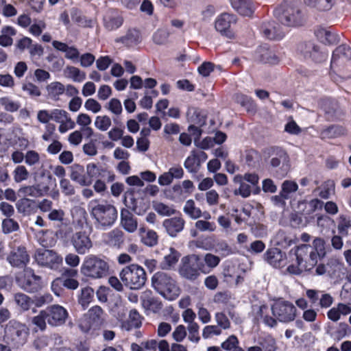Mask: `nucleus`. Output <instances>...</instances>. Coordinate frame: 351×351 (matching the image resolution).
<instances>
[{
	"mask_svg": "<svg viewBox=\"0 0 351 351\" xmlns=\"http://www.w3.org/2000/svg\"><path fill=\"white\" fill-rule=\"evenodd\" d=\"M325 254L324 240L316 238L312 245H298L291 249L287 255L276 247L268 249L264 254V258L273 267L287 266V271L289 273L300 274L304 271L311 270Z\"/></svg>",
	"mask_w": 351,
	"mask_h": 351,
	"instance_id": "nucleus-1",
	"label": "nucleus"
},
{
	"mask_svg": "<svg viewBox=\"0 0 351 351\" xmlns=\"http://www.w3.org/2000/svg\"><path fill=\"white\" fill-rule=\"evenodd\" d=\"M297 309L291 302L277 300L269 308L265 304L254 305L253 315L258 322H263L269 327L276 326L277 321L283 323L292 322L296 317Z\"/></svg>",
	"mask_w": 351,
	"mask_h": 351,
	"instance_id": "nucleus-2",
	"label": "nucleus"
},
{
	"mask_svg": "<svg viewBox=\"0 0 351 351\" xmlns=\"http://www.w3.org/2000/svg\"><path fill=\"white\" fill-rule=\"evenodd\" d=\"M88 207L97 227L106 229L112 226L117 219V210L111 204L91 201Z\"/></svg>",
	"mask_w": 351,
	"mask_h": 351,
	"instance_id": "nucleus-3",
	"label": "nucleus"
},
{
	"mask_svg": "<svg viewBox=\"0 0 351 351\" xmlns=\"http://www.w3.org/2000/svg\"><path fill=\"white\" fill-rule=\"evenodd\" d=\"M152 285L154 289L169 300H175L180 293L176 280L165 272H156L152 278Z\"/></svg>",
	"mask_w": 351,
	"mask_h": 351,
	"instance_id": "nucleus-4",
	"label": "nucleus"
},
{
	"mask_svg": "<svg viewBox=\"0 0 351 351\" xmlns=\"http://www.w3.org/2000/svg\"><path fill=\"white\" fill-rule=\"evenodd\" d=\"M122 282L130 289H139L146 282L145 269L137 264H131L125 267L119 274Z\"/></svg>",
	"mask_w": 351,
	"mask_h": 351,
	"instance_id": "nucleus-5",
	"label": "nucleus"
},
{
	"mask_svg": "<svg viewBox=\"0 0 351 351\" xmlns=\"http://www.w3.org/2000/svg\"><path fill=\"white\" fill-rule=\"evenodd\" d=\"M105 317L106 314L99 306H93L79 319V328L84 332L97 330L105 324Z\"/></svg>",
	"mask_w": 351,
	"mask_h": 351,
	"instance_id": "nucleus-6",
	"label": "nucleus"
},
{
	"mask_svg": "<svg viewBox=\"0 0 351 351\" xmlns=\"http://www.w3.org/2000/svg\"><path fill=\"white\" fill-rule=\"evenodd\" d=\"M108 270L107 263L94 255L85 257L80 268L82 274L94 279L104 277L107 274Z\"/></svg>",
	"mask_w": 351,
	"mask_h": 351,
	"instance_id": "nucleus-7",
	"label": "nucleus"
},
{
	"mask_svg": "<svg viewBox=\"0 0 351 351\" xmlns=\"http://www.w3.org/2000/svg\"><path fill=\"white\" fill-rule=\"evenodd\" d=\"M331 68L335 71L351 75V49L350 47L341 45L335 50L331 60Z\"/></svg>",
	"mask_w": 351,
	"mask_h": 351,
	"instance_id": "nucleus-8",
	"label": "nucleus"
},
{
	"mask_svg": "<svg viewBox=\"0 0 351 351\" xmlns=\"http://www.w3.org/2000/svg\"><path fill=\"white\" fill-rule=\"evenodd\" d=\"M16 282L21 288L28 292L38 291L43 287L41 278L29 267L17 275Z\"/></svg>",
	"mask_w": 351,
	"mask_h": 351,
	"instance_id": "nucleus-9",
	"label": "nucleus"
},
{
	"mask_svg": "<svg viewBox=\"0 0 351 351\" xmlns=\"http://www.w3.org/2000/svg\"><path fill=\"white\" fill-rule=\"evenodd\" d=\"M237 23V16L223 13L217 17L215 21V28L221 36L228 38L234 39L237 34L233 26Z\"/></svg>",
	"mask_w": 351,
	"mask_h": 351,
	"instance_id": "nucleus-10",
	"label": "nucleus"
},
{
	"mask_svg": "<svg viewBox=\"0 0 351 351\" xmlns=\"http://www.w3.org/2000/svg\"><path fill=\"white\" fill-rule=\"evenodd\" d=\"M200 257L196 254H191L182 258L179 274L181 276L190 280L197 278L199 273V262Z\"/></svg>",
	"mask_w": 351,
	"mask_h": 351,
	"instance_id": "nucleus-11",
	"label": "nucleus"
},
{
	"mask_svg": "<svg viewBox=\"0 0 351 351\" xmlns=\"http://www.w3.org/2000/svg\"><path fill=\"white\" fill-rule=\"evenodd\" d=\"M36 261L38 265L56 269L62 263V258L56 252L49 250H38L35 254Z\"/></svg>",
	"mask_w": 351,
	"mask_h": 351,
	"instance_id": "nucleus-12",
	"label": "nucleus"
},
{
	"mask_svg": "<svg viewBox=\"0 0 351 351\" xmlns=\"http://www.w3.org/2000/svg\"><path fill=\"white\" fill-rule=\"evenodd\" d=\"M30 258L25 247L19 246L14 248L7 256V261L11 266L23 267L29 262Z\"/></svg>",
	"mask_w": 351,
	"mask_h": 351,
	"instance_id": "nucleus-13",
	"label": "nucleus"
},
{
	"mask_svg": "<svg viewBox=\"0 0 351 351\" xmlns=\"http://www.w3.org/2000/svg\"><path fill=\"white\" fill-rule=\"evenodd\" d=\"M45 312H47L48 324L53 326L63 324L68 317L67 311L58 304L47 308Z\"/></svg>",
	"mask_w": 351,
	"mask_h": 351,
	"instance_id": "nucleus-14",
	"label": "nucleus"
},
{
	"mask_svg": "<svg viewBox=\"0 0 351 351\" xmlns=\"http://www.w3.org/2000/svg\"><path fill=\"white\" fill-rule=\"evenodd\" d=\"M282 11V15L280 19L282 23L288 26L299 25L302 23V18L298 8L295 7L285 8L282 6L280 9L276 10L280 12Z\"/></svg>",
	"mask_w": 351,
	"mask_h": 351,
	"instance_id": "nucleus-15",
	"label": "nucleus"
},
{
	"mask_svg": "<svg viewBox=\"0 0 351 351\" xmlns=\"http://www.w3.org/2000/svg\"><path fill=\"white\" fill-rule=\"evenodd\" d=\"M71 243L75 251L80 254L88 252L93 246L90 237L85 232H76L71 238Z\"/></svg>",
	"mask_w": 351,
	"mask_h": 351,
	"instance_id": "nucleus-16",
	"label": "nucleus"
},
{
	"mask_svg": "<svg viewBox=\"0 0 351 351\" xmlns=\"http://www.w3.org/2000/svg\"><path fill=\"white\" fill-rule=\"evenodd\" d=\"M123 23V18L120 12L117 10H108L104 16V25L110 31L120 27Z\"/></svg>",
	"mask_w": 351,
	"mask_h": 351,
	"instance_id": "nucleus-17",
	"label": "nucleus"
},
{
	"mask_svg": "<svg viewBox=\"0 0 351 351\" xmlns=\"http://www.w3.org/2000/svg\"><path fill=\"white\" fill-rule=\"evenodd\" d=\"M10 324V326L7 328V330L12 334L13 340L19 344H23L28 335L27 327L24 324L16 322H11Z\"/></svg>",
	"mask_w": 351,
	"mask_h": 351,
	"instance_id": "nucleus-18",
	"label": "nucleus"
},
{
	"mask_svg": "<svg viewBox=\"0 0 351 351\" xmlns=\"http://www.w3.org/2000/svg\"><path fill=\"white\" fill-rule=\"evenodd\" d=\"M184 220L180 217L167 219L163 221V226L171 237H176L184 226Z\"/></svg>",
	"mask_w": 351,
	"mask_h": 351,
	"instance_id": "nucleus-19",
	"label": "nucleus"
},
{
	"mask_svg": "<svg viewBox=\"0 0 351 351\" xmlns=\"http://www.w3.org/2000/svg\"><path fill=\"white\" fill-rule=\"evenodd\" d=\"M232 8L241 15L250 16L255 10L253 0H231Z\"/></svg>",
	"mask_w": 351,
	"mask_h": 351,
	"instance_id": "nucleus-20",
	"label": "nucleus"
},
{
	"mask_svg": "<svg viewBox=\"0 0 351 351\" xmlns=\"http://www.w3.org/2000/svg\"><path fill=\"white\" fill-rule=\"evenodd\" d=\"M180 254L173 247L167 248L165 253L163 260L161 262V267L163 269H171L178 263Z\"/></svg>",
	"mask_w": 351,
	"mask_h": 351,
	"instance_id": "nucleus-21",
	"label": "nucleus"
},
{
	"mask_svg": "<svg viewBox=\"0 0 351 351\" xmlns=\"http://www.w3.org/2000/svg\"><path fill=\"white\" fill-rule=\"evenodd\" d=\"M121 224L124 230L130 233L134 232L138 227L136 218L127 209H123L121 212Z\"/></svg>",
	"mask_w": 351,
	"mask_h": 351,
	"instance_id": "nucleus-22",
	"label": "nucleus"
},
{
	"mask_svg": "<svg viewBox=\"0 0 351 351\" xmlns=\"http://www.w3.org/2000/svg\"><path fill=\"white\" fill-rule=\"evenodd\" d=\"M220 263V258L210 253L204 255L203 262H199V269L204 274L210 273Z\"/></svg>",
	"mask_w": 351,
	"mask_h": 351,
	"instance_id": "nucleus-23",
	"label": "nucleus"
},
{
	"mask_svg": "<svg viewBox=\"0 0 351 351\" xmlns=\"http://www.w3.org/2000/svg\"><path fill=\"white\" fill-rule=\"evenodd\" d=\"M16 142V135L12 129L0 128V152H5Z\"/></svg>",
	"mask_w": 351,
	"mask_h": 351,
	"instance_id": "nucleus-24",
	"label": "nucleus"
},
{
	"mask_svg": "<svg viewBox=\"0 0 351 351\" xmlns=\"http://www.w3.org/2000/svg\"><path fill=\"white\" fill-rule=\"evenodd\" d=\"M53 47L60 51L65 53V58L75 61L80 57V52L77 48L74 47H69L66 43L58 40L52 42Z\"/></svg>",
	"mask_w": 351,
	"mask_h": 351,
	"instance_id": "nucleus-25",
	"label": "nucleus"
},
{
	"mask_svg": "<svg viewBox=\"0 0 351 351\" xmlns=\"http://www.w3.org/2000/svg\"><path fill=\"white\" fill-rule=\"evenodd\" d=\"M108 171L101 166H98L95 163H89L86 167V180L90 181V185L94 179H99L105 176Z\"/></svg>",
	"mask_w": 351,
	"mask_h": 351,
	"instance_id": "nucleus-26",
	"label": "nucleus"
},
{
	"mask_svg": "<svg viewBox=\"0 0 351 351\" xmlns=\"http://www.w3.org/2000/svg\"><path fill=\"white\" fill-rule=\"evenodd\" d=\"M138 234L141 241L144 245L148 247H154L157 245L158 236L154 230H146L145 228L141 227L138 230Z\"/></svg>",
	"mask_w": 351,
	"mask_h": 351,
	"instance_id": "nucleus-27",
	"label": "nucleus"
},
{
	"mask_svg": "<svg viewBox=\"0 0 351 351\" xmlns=\"http://www.w3.org/2000/svg\"><path fill=\"white\" fill-rule=\"evenodd\" d=\"M64 76L74 82H82L86 77V73L74 66H66L63 71Z\"/></svg>",
	"mask_w": 351,
	"mask_h": 351,
	"instance_id": "nucleus-28",
	"label": "nucleus"
},
{
	"mask_svg": "<svg viewBox=\"0 0 351 351\" xmlns=\"http://www.w3.org/2000/svg\"><path fill=\"white\" fill-rule=\"evenodd\" d=\"M84 173V167L80 165H73L71 167V178L82 186H89L90 181L86 180V173Z\"/></svg>",
	"mask_w": 351,
	"mask_h": 351,
	"instance_id": "nucleus-29",
	"label": "nucleus"
},
{
	"mask_svg": "<svg viewBox=\"0 0 351 351\" xmlns=\"http://www.w3.org/2000/svg\"><path fill=\"white\" fill-rule=\"evenodd\" d=\"M263 34L269 39H280L284 36V32L278 25L269 23L263 29Z\"/></svg>",
	"mask_w": 351,
	"mask_h": 351,
	"instance_id": "nucleus-30",
	"label": "nucleus"
},
{
	"mask_svg": "<svg viewBox=\"0 0 351 351\" xmlns=\"http://www.w3.org/2000/svg\"><path fill=\"white\" fill-rule=\"evenodd\" d=\"M141 326V319L139 313L136 310H131L129 314V320L123 322L121 327L125 330H130L133 328H139Z\"/></svg>",
	"mask_w": 351,
	"mask_h": 351,
	"instance_id": "nucleus-31",
	"label": "nucleus"
},
{
	"mask_svg": "<svg viewBox=\"0 0 351 351\" xmlns=\"http://www.w3.org/2000/svg\"><path fill=\"white\" fill-rule=\"evenodd\" d=\"M46 89L51 99H58L65 92V86L60 82H53L47 86Z\"/></svg>",
	"mask_w": 351,
	"mask_h": 351,
	"instance_id": "nucleus-32",
	"label": "nucleus"
},
{
	"mask_svg": "<svg viewBox=\"0 0 351 351\" xmlns=\"http://www.w3.org/2000/svg\"><path fill=\"white\" fill-rule=\"evenodd\" d=\"M0 104L5 111L10 112H15L21 108V103L9 96L0 97Z\"/></svg>",
	"mask_w": 351,
	"mask_h": 351,
	"instance_id": "nucleus-33",
	"label": "nucleus"
},
{
	"mask_svg": "<svg viewBox=\"0 0 351 351\" xmlns=\"http://www.w3.org/2000/svg\"><path fill=\"white\" fill-rule=\"evenodd\" d=\"M94 297V291L90 287H84L81 290V294L79 297V304L83 309H86L92 302Z\"/></svg>",
	"mask_w": 351,
	"mask_h": 351,
	"instance_id": "nucleus-34",
	"label": "nucleus"
},
{
	"mask_svg": "<svg viewBox=\"0 0 351 351\" xmlns=\"http://www.w3.org/2000/svg\"><path fill=\"white\" fill-rule=\"evenodd\" d=\"M46 322H48V317L47 312H45V310L41 311L38 315L34 316L32 319V322L35 326V330H40L42 331L46 328Z\"/></svg>",
	"mask_w": 351,
	"mask_h": 351,
	"instance_id": "nucleus-35",
	"label": "nucleus"
},
{
	"mask_svg": "<svg viewBox=\"0 0 351 351\" xmlns=\"http://www.w3.org/2000/svg\"><path fill=\"white\" fill-rule=\"evenodd\" d=\"M258 53L260 60L265 63L274 64L277 62V58L274 52L266 47H261Z\"/></svg>",
	"mask_w": 351,
	"mask_h": 351,
	"instance_id": "nucleus-36",
	"label": "nucleus"
},
{
	"mask_svg": "<svg viewBox=\"0 0 351 351\" xmlns=\"http://www.w3.org/2000/svg\"><path fill=\"white\" fill-rule=\"evenodd\" d=\"M183 210L192 219H197L202 216L201 210L195 206V202L192 199L186 202Z\"/></svg>",
	"mask_w": 351,
	"mask_h": 351,
	"instance_id": "nucleus-37",
	"label": "nucleus"
},
{
	"mask_svg": "<svg viewBox=\"0 0 351 351\" xmlns=\"http://www.w3.org/2000/svg\"><path fill=\"white\" fill-rule=\"evenodd\" d=\"M0 14L7 18L17 15V9L12 4L8 3L5 0H0Z\"/></svg>",
	"mask_w": 351,
	"mask_h": 351,
	"instance_id": "nucleus-38",
	"label": "nucleus"
},
{
	"mask_svg": "<svg viewBox=\"0 0 351 351\" xmlns=\"http://www.w3.org/2000/svg\"><path fill=\"white\" fill-rule=\"evenodd\" d=\"M111 119L107 115H101L96 117L94 125L97 129L100 131H107L111 126Z\"/></svg>",
	"mask_w": 351,
	"mask_h": 351,
	"instance_id": "nucleus-39",
	"label": "nucleus"
},
{
	"mask_svg": "<svg viewBox=\"0 0 351 351\" xmlns=\"http://www.w3.org/2000/svg\"><path fill=\"white\" fill-rule=\"evenodd\" d=\"M298 189V184L293 180H285L281 185L282 195L289 198L292 193L297 191Z\"/></svg>",
	"mask_w": 351,
	"mask_h": 351,
	"instance_id": "nucleus-40",
	"label": "nucleus"
},
{
	"mask_svg": "<svg viewBox=\"0 0 351 351\" xmlns=\"http://www.w3.org/2000/svg\"><path fill=\"white\" fill-rule=\"evenodd\" d=\"M29 176V173L23 165L17 166L13 171V177L16 182L19 183L26 180Z\"/></svg>",
	"mask_w": 351,
	"mask_h": 351,
	"instance_id": "nucleus-41",
	"label": "nucleus"
},
{
	"mask_svg": "<svg viewBox=\"0 0 351 351\" xmlns=\"http://www.w3.org/2000/svg\"><path fill=\"white\" fill-rule=\"evenodd\" d=\"M34 202L27 198H21L16 203V208L19 213L28 214L31 212Z\"/></svg>",
	"mask_w": 351,
	"mask_h": 351,
	"instance_id": "nucleus-42",
	"label": "nucleus"
},
{
	"mask_svg": "<svg viewBox=\"0 0 351 351\" xmlns=\"http://www.w3.org/2000/svg\"><path fill=\"white\" fill-rule=\"evenodd\" d=\"M236 101L245 107L247 111L254 110L256 108L255 104L251 97L243 95L237 94L235 97Z\"/></svg>",
	"mask_w": 351,
	"mask_h": 351,
	"instance_id": "nucleus-43",
	"label": "nucleus"
},
{
	"mask_svg": "<svg viewBox=\"0 0 351 351\" xmlns=\"http://www.w3.org/2000/svg\"><path fill=\"white\" fill-rule=\"evenodd\" d=\"M153 208L159 215L162 216H169L175 213V209L173 207L162 202H154Z\"/></svg>",
	"mask_w": 351,
	"mask_h": 351,
	"instance_id": "nucleus-44",
	"label": "nucleus"
},
{
	"mask_svg": "<svg viewBox=\"0 0 351 351\" xmlns=\"http://www.w3.org/2000/svg\"><path fill=\"white\" fill-rule=\"evenodd\" d=\"M239 341L234 335L230 336L221 343V348L228 351H243L238 347Z\"/></svg>",
	"mask_w": 351,
	"mask_h": 351,
	"instance_id": "nucleus-45",
	"label": "nucleus"
},
{
	"mask_svg": "<svg viewBox=\"0 0 351 351\" xmlns=\"http://www.w3.org/2000/svg\"><path fill=\"white\" fill-rule=\"evenodd\" d=\"M46 28V23L43 20L34 21L29 27V32L34 36H39Z\"/></svg>",
	"mask_w": 351,
	"mask_h": 351,
	"instance_id": "nucleus-46",
	"label": "nucleus"
},
{
	"mask_svg": "<svg viewBox=\"0 0 351 351\" xmlns=\"http://www.w3.org/2000/svg\"><path fill=\"white\" fill-rule=\"evenodd\" d=\"M14 300L23 310L29 309L32 304L30 298L23 293H16L14 296Z\"/></svg>",
	"mask_w": 351,
	"mask_h": 351,
	"instance_id": "nucleus-47",
	"label": "nucleus"
},
{
	"mask_svg": "<svg viewBox=\"0 0 351 351\" xmlns=\"http://www.w3.org/2000/svg\"><path fill=\"white\" fill-rule=\"evenodd\" d=\"M84 108L94 114L101 110V105L95 99L89 98L84 103Z\"/></svg>",
	"mask_w": 351,
	"mask_h": 351,
	"instance_id": "nucleus-48",
	"label": "nucleus"
},
{
	"mask_svg": "<svg viewBox=\"0 0 351 351\" xmlns=\"http://www.w3.org/2000/svg\"><path fill=\"white\" fill-rule=\"evenodd\" d=\"M69 114L64 110L55 108L51 110L52 120L60 123L69 117Z\"/></svg>",
	"mask_w": 351,
	"mask_h": 351,
	"instance_id": "nucleus-49",
	"label": "nucleus"
},
{
	"mask_svg": "<svg viewBox=\"0 0 351 351\" xmlns=\"http://www.w3.org/2000/svg\"><path fill=\"white\" fill-rule=\"evenodd\" d=\"M335 193V182L332 180L326 181L323 189L319 193V196L324 199H328L332 194Z\"/></svg>",
	"mask_w": 351,
	"mask_h": 351,
	"instance_id": "nucleus-50",
	"label": "nucleus"
},
{
	"mask_svg": "<svg viewBox=\"0 0 351 351\" xmlns=\"http://www.w3.org/2000/svg\"><path fill=\"white\" fill-rule=\"evenodd\" d=\"M19 226L16 221L12 219H5L2 222V228L4 233H10L16 231Z\"/></svg>",
	"mask_w": 351,
	"mask_h": 351,
	"instance_id": "nucleus-51",
	"label": "nucleus"
},
{
	"mask_svg": "<svg viewBox=\"0 0 351 351\" xmlns=\"http://www.w3.org/2000/svg\"><path fill=\"white\" fill-rule=\"evenodd\" d=\"M25 161L29 166L37 165L40 161V155L34 150L27 151L25 155Z\"/></svg>",
	"mask_w": 351,
	"mask_h": 351,
	"instance_id": "nucleus-52",
	"label": "nucleus"
},
{
	"mask_svg": "<svg viewBox=\"0 0 351 351\" xmlns=\"http://www.w3.org/2000/svg\"><path fill=\"white\" fill-rule=\"evenodd\" d=\"M221 333V330L217 326L209 325L204 328L202 337L204 339H209L214 335H219Z\"/></svg>",
	"mask_w": 351,
	"mask_h": 351,
	"instance_id": "nucleus-53",
	"label": "nucleus"
},
{
	"mask_svg": "<svg viewBox=\"0 0 351 351\" xmlns=\"http://www.w3.org/2000/svg\"><path fill=\"white\" fill-rule=\"evenodd\" d=\"M107 108L116 115L121 114L123 110L121 101L116 98H112L109 101Z\"/></svg>",
	"mask_w": 351,
	"mask_h": 351,
	"instance_id": "nucleus-54",
	"label": "nucleus"
},
{
	"mask_svg": "<svg viewBox=\"0 0 351 351\" xmlns=\"http://www.w3.org/2000/svg\"><path fill=\"white\" fill-rule=\"evenodd\" d=\"M197 308V315L199 320L204 323H208L211 319V316L208 311L203 306L201 303H198L196 306Z\"/></svg>",
	"mask_w": 351,
	"mask_h": 351,
	"instance_id": "nucleus-55",
	"label": "nucleus"
},
{
	"mask_svg": "<svg viewBox=\"0 0 351 351\" xmlns=\"http://www.w3.org/2000/svg\"><path fill=\"white\" fill-rule=\"evenodd\" d=\"M351 228V220L344 217H340V221L338 224V230L343 236H346L348 234L349 229Z\"/></svg>",
	"mask_w": 351,
	"mask_h": 351,
	"instance_id": "nucleus-56",
	"label": "nucleus"
},
{
	"mask_svg": "<svg viewBox=\"0 0 351 351\" xmlns=\"http://www.w3.org/2000/svg\"><path fill=\"white\" fill-rule=\"evenodd\" d=\"M195 227L200 231L213 232L216 229V225L214 222H210L205 220H198L195 222Z\"/></svg>",
	"mask_w": 351,
	"mask_h": 351,
	"instance_id": "nucleus-57",
	"label": "nucleus"
},
{
	"mask_svg": "<svg viewBox=\"0 0 351 351\" xmlns=\"http://www.w3.org/2000/svg\"><path fill=\"white\" fill-rule=\"evenodd\" d=\"M169 34L166 30L158 29L153 35V41L157 45L165 44L168 39Z\"/></svg>",
	"mask_w": 351,
	"mask_h": 351,
	"instance_id": "nucleus-58",
	"label": "nucleus"
},
{
	"mask_svg": "<svg viewBox=\"0 0 351 351\" xmlns=\"http://www.w3.org/2000/svg\"><path fill=\"white\" fill-rule=\"evenodd\" d=\"M22 89L29 96L33 97H39L41 95L39 88L32 83L24 84L22 86Z\"/></svg>",
	"mask_w": 351,
	"mask_h": 351,
	"instance_id": "nucleus-59",
	"label": "nucleus"
},
{
	"mask_svg": "<svg viewBox=\"0 0 351 351\" xmlns=\"http://www.w3.org/2000/svg\"><path fill=\"white\" fill-rule=\"evenodd\" d=\"M108 241L110 244L116 245L122 241L123 232L118 229H114L108 234Z\"/></svg>",
	"mask_w": 351,
	"mask_h": 351,
	"instance_id": "nucleus-60",
	"label": "nucleus"
},
{
	"mask_svg": "<svg viewBox=\"0 0 351 351\" xmlns=\"http://www.w3.org/2000/svg\"><path fill=\"white\" fill-rule=\"evenodd\" d=\"M59 124L58 131L61 134H64L69 130H73L75 127V123L70 116Z\"/></svg>",
	"mask_w": 351,
	"mask_h": 351,
	"instance_id": "nucleus-61",
	"label": "nucleus"
},
{
	"mask_svg": "<svg viewBox=\"0 0 351 351\" xmlns=\"http://www.w3.org/2000/svg\"><path fill=\"white\" fill-rule=\"evenodd\" d=\"M186 336V328L183 325L178 326L172 333L173 339L177 342L182 341Z\"/></svg>",
	"mask_w": 351,
	"mask_h": 351,
	"instance_id": "nucleus-62",
	"label": "nucleus"
},
{
	"mask_svg": "<svg viewBox=\"0 0 351 351\" xmlns=\"http://www.w3.org/2000/svg\"><path fill=\"white\" fill-rule=\"evenodd\" d=\"M112 315L114 317H116L122 324L123 322H125L123 319L126 315L127 309L123 305H116L112 309Z\"/></svg>",
	"mask_w": 351,
	"mask_h": 351,
	"instance_id": "nucleus-63",
	"label": "nucleus"
},
{
	"mask_svg": "<svg viewBox=\"0 0 351 351\" xmlns=\"http://www.w3.org/2000/svg\"><path fill=\"white\" fill-rule=\"evenodd\" d=\"M298 50L305 57L308 56H314V53L316 52L315 48L311 43H301L298 47Z\"/></svg>",
	"mask_w": 351,
	"mask_h": 351,
	"instance_id": "nucleus-64",
	"label": "nucleus"
}]
</instances>
